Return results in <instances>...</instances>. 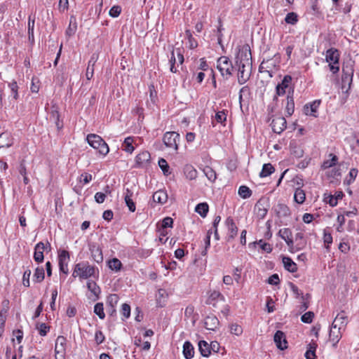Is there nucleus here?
Returning <instances> with one entry per match:
<instances>
[{"instance_id":"f257e3e1","label":"nucleus","mask_w":359,"mask_h":359,"mask_svg":"<svg viewBox=\"0 0 359 359\" xmlns=\"http://www.w3.org/2000/svg\"><path fill=\"white\" fill-rule=\"evenodd\" d=\"M347 323V316L345 313L342 311L339 313L332 323V327L330 330V337H331L332 334L334 337L344 334Z\"/></svg>"},{"instance_id":"f03ea898","label":"nucleus","mask_w":359,"mask_h":359,"mask_svg":"<svg viewBox=\"0 0 359 359\" xmlns=\"http://www.w3.org/2000/svg\"><path fill=\"white\" fill-rule=\"evenodd\" d=\"M86 140L90 146L97 149L100 154L106 156L109 153V149L107 144L100 135L89 134L86 137Z\"/></svg>"},{"instance_id":"7ed1b4c3","label":"nucleus","mask_w":359,"mask_h":359,"mask_svg":"<svg viewBox=\"0 0 359 359\" xmlns=\"http://www.w3.org/2000/svg\"><path fill=\"white\" fill-rule=\"evenodd\" d=\"M95 269L94 266L90 265L88 262H80L75 265L72 276H79L82 279H87L94 276Z\"/></svg>"},{"instance_id":"20e7f679","label":"nucleus","mask_w":359,"mask_h":359,"mask_svg":"<svg viewBox=\"0 0 359 359\" xmlns=\"http://www.w3.org/2000/svg\"><path fill=\"white\" fill-rule=\"evenodd\" d=\"M217 68L219 71L221 75L228 79L231 75L233 70V66L226 56H221L217 61Z\"/></svg>"},{"instance_id":"39448f33","label":"nucleus","mask_w":359,"mask_h":359,"mask_svg":"<svg viewBox=\"0 0 359 359\" xmlns=\"http://www.w3.org/2000/svg\"><path fill=\"white\" fill-rule=\"evenodd\" d=\"M235 62L236 65H245L247 68L252 67V54L249 45L243 46L239 50Z\"/></svg>"},{"instance_id":"423d86ee","label":"nucleus","mask_w":359,"mask_h":359,"mask_svg":"<svg viewBox=\"0 0 359 359\" xmlns=\"http://www.w3.org/2000/svg\"><path fill=\"white\" fill-rule=\"evenodd\" d=\"M326 60L329 62L330 71L333 74H336L339 70V53L338 50L335 48H330L326 51Z\"/></svg>"},{"instance_id":"0eeeda50","label":"nucleus","mask_w":359,"mask_h":359,"mask_svg":"<svg viewBox=\"0 0 359 359\" xmlns=\"http://www.w3.org/2000/svg\"><path fill=\"white\" fill-rule=\"evenodd\" d=\"M179 141L180 135L176 132H166L163 137V142L165 147L175 151L178 150Z\"/></svg>"},{"instance_id":"6e6552de","label":"nucleus","mask_w":359,"mask_h":359,"mask_svg":"<svg viewBox=\"0 0 359 359\" xmlns=\"http://www.w3.org/2000/svg\"><path fill=\"white\" fill-rule=\"evenodd\" d=\"M70 259L69 253L65 250H60L58 252V264L60 271L67 274L69 273L68 263Z\"/></svg>"},{"instance_id":"1a4fd4ad","label":"nucleus","mask_w":359,"mask_h":359,"mask_svg":"<svg viewBox=\"0 0 359 359\" xmlns=\"http://www.w3.org/2000/svg\"><path fill=\"white\" fill-rule=\"evenodd\" d=\"M48 248L50 250V244L49 243H47V244L45 245L43 242H39L35 245L34 259L36 262L41 263L43 262V251Z\"/></svg>"},{"instance_id":"9d476101","label":"nucleus","mask_w":359,"mask_h":359,"mask_svg":"<svg viewBox=\"0 0 359 359\" xmlns=\"http://www.w3.org/2000/svg\"><path fill=\"white\" fill-rule=\"evenodd\" d=\"M67 347V338H57L55 344V359H64Z\"/></svg>"},{"instance_id":"9b49d317","label":"nucleus","mask_w":359,"mask_h":359,"mask_svg":"<svg viewBox=\"0 0 359 359\" xmlns=\"http://www.w3.org/2000/svg\"><path fill=\"white\" fill-rule=\"evenodd\" d=\"M238 67V82L244 84L250 77L251 67L247 68L245 65H236Z\"/></svg>"},{"instance_id":"f8f14e48","label":"nucleus","mask_w":359,"mask_h":359,"mask_svg":"<svg viewBox=\"0 0 359 359\" xmlns=\"http://www.w3.org/2000/svg\"><path fill=\"white\" fill-rule=\"evenodd\" d=\"M271 126L274 133L280 134L286 128L287 121L284 117H277L272 120Z\"/></svg>"},{"instance_id":"ddd939ff","label":"nucleus","mask_w":359,"mask_h":359,"mask_svg":"<svg viewBox=\"0 0 359 359\" xmlns=\"http://www.w3.org/2000/svg\"><path fill=\"white\" fill-rule=\"evenodd\" d=\"M219 302L224 303L225 302L224 297L219 291L214 290L210 292L205 303L216 307L217 304Z\"/></svg>"},{"instance_id":"4468645a","label":"nucleus","mask_w":359,"mask_h":359,"mask_svg":"<svg viewBox=\"0 0 359 359\" xmlns=\"http://www.w3.org/2000/svg\"><path fill=\"white\" fill-rule=\"evenodd\" d=\"M151 159V155L149 151H144L135 157V168H143L149 163Z\"/></svg>"},{"instance_id":"2eb2a0df","label":"nucleus","mask_w":359,"mask_h":359,"mask_svg":"<svg viewBox=\"0 0 359 359\" xmlns=\"http://www.w3.org/2000/svg\"><path fill=\"white\" fill-rule=\"evenodd\" d=\"M225 224L228 229L227 233V241H229L230 240L233 239L238 233V227L236 226L233 218L231 217H229L226 221Z\"/></svg>"},{"instance_id":"dca6fc26","label":"nucleus","mask_w":359,"mask_h":359,"mask_svg":"<svg viewBox=\"0 0 359 359\" xmlns=\"http://www.w3.org/2000/svg\"><path fill=\"white\" fill-rule=\"evenodd\" d=\"M89 250L93 260L100 264L103 261L102 251L97 244L93 243L89 245Z\"/></svg>"},{"instance_id":"f3484780","label":"nucleus","mask_w":359,"mask_h":359,"mask_svg":"<svg viewBox=\"0 0 359 359\" xmlns=\"http://www.w3.org/2000/svg\"><path fill=\"white\" fill-rule=\"evenodd\" d=\"M278 235L286 242L287 245L290 247V249L294 248V242L291 238L292 231L290 229L284 228L280 229L278 231Z\"/></svg>"},{"instance_id":"a211bd4d","label":"nucleus","mask_w":359,"mask_h":359,"mask_svg":"<svg viewBox=\"0 0 359 359\" xmlns=\"http://www.w3.org/2000/svg\"><path fill=\"white\" fill-rule=\"evenodd\" d=\"M320 100H316L309 104H306L304 107V113L306 115L313 116L316 117L317 110L320 104Z\"/></svg>"},{"instance_id":"6ab92c4d","label":"nucleus","mask_w":359,"mask_h":359,"mask_svg":"<svg viewBox=\"0 0 359 359\" xmlns=\"http://www.w3.org/2000/svg\"><path fill=\"white\" fill-rule=\"evenodd\" d=\"M291 76L285 75L282 80V82L276 86V94L278 95H283L285 93V88L288 87V84L291 82Z\"/></svg>"},{"instance_id":"aec40b11","label":"nucleus","mask_w":359,"mask_h":359,"mask_svg":"<svg viewBox=\"0 0 359 359\" xmlns=\"http://www.w3.org/2000/svg\"><path fill=\"white\" fill-rule=\"evenodd\" d=\"M276 67V62L273 59L263 60L259 67V72L263 73L264 72H271Z\"/></svg>"},{"instance_id":"412c9836","label":"nucleus","mask_w":359,"mask_h":359,"mask_svg":"<svg viewBox=\"0 0 359 359\" xmlns=\"http://www.w3.org/2000/svg\"><path fill=\"white\" fill-rule=\"evenodd\" d=\"M133 193L129 189H126L125 192L124 201L129 210L134 212L136 209L135 203L133 200Z\"/></svg>"},{"instance_id":"4be33fe9","label":"nucleus","mask_w":359,"mask_h":359,"mask_svg":"<svg viewBox=\"0 0 359 359\" xmlns=\"http://www.w3.org/2000/svg\"><path fill=\"white\" fill-rule=\"evenodd\" d=\"M97 60V56L95 54H93L90 60L88 61L86 76L88 80H90L93 76L94 74V66Z\"/></svg>"},{"instance_id":"5701e85b","label":"nucleus","mask_w":359,"mask_h":359,"mask_svg":"<svg viewBox=\"0 0 359 359\" xmlns=\"http://www.w3.org/2000/svg\"><path fill=\"white\" fill-rule=\"evenodd\" d=\"M205 327L208 330H215L219 325V320L215 316H208L204 322Z\"/></svg>"},{"instance_id":"b1692460","label":"nucleus","mask_w":359,"mask_h":359,"mask_svg":"<svg viewBox=\"0 0 359 359\" xmlns=\"http://www.w3.org/2000/svg\"><path fill=\"white\" fill-rule=\"evenodd\" d=\"M152 198L154 202L164 204L168 200V194L164 190L160 189L153 194Z\"/></svg>"},{"instance_id":"393cba45","label":"nucleus","mask_w":359,"mask_h":359,"mask_svg":"<svg viewBox=\"0 0 359 359\" xmlns=\"http://www.w3.org/2000/svg\"><path fill=\"white\" fill-rule=\"evenodd\" d=\"M275 211L279 217H286L290 215L289 208L283 203H278L275 208Z\"/></svg>"},{"instance_id":"a878e982","label":"nucleus","mask_w":359,"mask_h":359,"mask_svg":"<svg viewBox=\"0 0 359 359\" xmlns=\"http://www.w3.org/2000/svg\"><path fill=\"white\" fill-rule=\"evenodd\" d=\"M283 263L285 269L291 272L294 273L297 271V264L292 261V259L288 257H283Z\"/></svg>"},{"instance_id":"bb28decb","label":"nucleus","mask_w":359,"mask_h":359,"mask_svg":"<svg viewBox=\"0 0 359 359\" xmlns=\"http://www.w3.org/2000/svg\"><path fill=\"white\" fill-rule=\"evenodd\" d=\"M183 355L186 359H191L194 355V348L189 341H186L183 346Z\"/></svg>"},{"instance_id":"cd10ccee","label":"nucleus","mask_w":359,"mask_h":359,"mask_svg":"<svg viewBox=\"0 0 359 359\" xmlns=\"http://www.w3.org/2000/svg\"><path fill=\"white\" fill-rule=\"evenodd\" d=\"M13 144V140L9 134L3 133L0 135V148L10 147Z\"/></svg>"},{"instance_id":"c85d7f7f","label":"nucleus","mask_w":359,"mask_h":359,"mask_svg":"<svg viewBox=\"0 0 359 359\" xmlns=\"http://www.w3.org/2000/svg\"><path fill=\"white\" fill-rule=\"evenodd\" d=\"M292 93L293 91L292 92V95H290V92H289L287 96V104L285 110L287 116H291L294 111V102Z\"/></svg>"},{"instance_id":"c756f323","label":"nucleus","mask_w":359,"mask_h":359,"mask_svg":"<svg viewBox=\"0 0 359 359\" xmlns=\"http://www.w3.org/2000/svg\"><path fill=\"white\" fill-rule=\"evenodd\" d=\"M295 241L297 242V245L293 249L296 251L303 249L306 245V241L304 238V233L301 232L296 233Z\"/></svg>"},{"instance_id":"7c9ffc66","label":"nucleus","mask_w":359,"mask_h":359,"mask_svg":"<svg viewBox=\"0 0 359 359\" xmlns=\"http://www.w3.org/2000/svg\"><path fill=\"white\" fill-rule=\"evenodd\" d=\"M198 348L201 354L204 357H208L211 353L210 344L204 340L198 341Z\"/></svg>"},{"instance_id":"2f4dec72","label":"nucleus","mask_w":359,"mask_h":359,"mask_svg":"<svg viewBox=\"0 0 359 359\" xmlns=\"http://www.w3.org/2000/svg\"><path fill=\"white\" fill-rule=\"evenodd\" d=\"M184 173L188 180H192L196 178L197 171L191 165H186L184 168Z\"/></svg>"},{"instance_id":"473e14b6","label":"nucleus","mask_w":359,"mask_h":359,"mask_svg":"<svg viewBox=\"0 0 359 359\" xmlns=\"http://www.w3.org/2000/svg\"><path fill=\"white\" fill-rule=\"evenodd\" d=\"M77 29L76 19L74 16L72 15L69 19V25L66 30V34L71 36L75 34Z\"/></svg>"},{"instance_id":"72a5a7b5","label":"nucleus","mask_w":359,"mask_h":359,"mask_svg":"<svg viewBox=\"0 0 359 359\" xmlns=\"http://www.w3.org/2000/svg\"><path fill=\"white\" fill-rule=\"evenodd\" d=\"M317 344L314 342H311L309 344V348L305 353L306 359H316V350Z\"/></svg>"},{"instance_id":"f704fd0d","label":"nucleus","mask_w":359,"mask_h":359,"mask_svg":"<svg viewBox=\"0 0 359 359\" xmlns=\"http://www.w3.org/2000/svg\"><path fill=\"white\" fill-rule=\"evenodd\" d=\"M209 210V207L207 203H198L196 208L195 211L199 214L202 217H205Z\"/></svg>"},{"instance_id":"c9c22d12","label":"nucleus","mask_w":359,"mask_h":359,"mask_svg":"<svg viewBox=\"0 0 359 359\" xmlns=\"http://www.w3.org/2000/svg\"><path fill=\"white\" fill-rule=\"evenodd\" d=\"M45 277L44 269L42 266H38L34 271L33 276V280L36 283H41Z\"/></svg>"},{"instance_id":"e433bc0d","label":"nucleus","mask_w":359,"mask_h":359,"mask_svg":"<svg viewBox=\"0 0 359 359\" xmlns=\"http://www.w3.org/2000/svg\"><path fill=\"white\" fill-rule=\"evenodd\" d=\"M184 316L187 319H189L192 323H194L197 320V315L194 314V307L193 306H188L185 309Z\"/></svg>"},{"instance_id":"4c0bfd02","label":"nucleus","mask_w":359,"mask_h":359,"mask_svg":"<svg viewBox=\"0 0 359 359\" xmlns=\"http://www.w3.org/2000/svg\"><path fill=\"white\" fill-rule=\"evenodd\" d=\"M275 171V168L271 163H265L262 167V170L259 173L260 177H266Z\"/></svg>"},{"instance_id":"58836bf2","label":"nucleus","mask_w":359,"mask_h":359,"mask_svg":"<svg viewBox=\"0 0 359 359\" xmlns=\"http://www.w3.org/2000/svg\"><path fill=\"white\" fill-rule=\"evenodd\" d=\"M109 268L115 271H119L122 267L121 262L117 258H113L110 259L108 263Z\"/></svg>"},{"instance_id":"ea45409f","label":"nucleus","mask_w":359,"mask_h":359,"mask_svg":"<svg viewBox=\"0 0 359 359\" xmlns=\"http://www.w3.org/2000/svg\"><path fill=\"white\" fill-rule=\"evenodd\" d=\"M133 141L134 140L132 137H126L123 143V149L126 152L131 154L135 149L133 146Z\"/></svg>"},{"instance_id":"a19ab883","label":"nucleus","mask_w":359,"mask_h":359,"mask_svg":"<svg viewBox=\"0 0 359 359\" xmlns=\"http://www.w3.org/2000/svg\"><path fill=\"white\" fill-rule=\"evenodd\" d=\"M294 199L296 203L302 204L306 199L304 191L302 189L297 188L294 192Z\"/></svg>"},{"instance_id":"79ce46f5","label":"nucleus","mask_w":359,"mask_h":359,"mask_svg":"<svg viewBox=\"0 0 359 359\" xmlns=\"http://www.w3.org/2000/svg\"><path fill=\"white\" fill-rule=\"evenodd\" d=\"M273 341L277 348L280 351H284L288 347V342L286 338H273Z\"/></svg>"},{"instance_id":"37998d69","label":"nucleus","mask_w":359,"mask_h":359,"mask_svg":"<svg viewBox=\"0 0 359 359\" xmlns=\"http://www.w3.org/2000/svg\"><path fill=\"white\" fill-rule=\"evenodd\" d=\"M203 172L207 178L212 182H215L217 178L215 171L210 166H205L203 168Z\"/></svg>"},{"instance_id":"c03bdc74","label":"nucleus","mask_w":359,"mask_h":359,"mask_svg":"<svg viewBox=\"0 0 359 359\" xmlns=\"http://www.w3.org/2000/svg\"><path fill=\"white\" fill-rule=\"evenodd\" d=\"M330 156L332 157V158L329 159V160H326L323 162V163L322 165V168L323 169L330 168L335 165L338 161V158L336 155L330 154Z\"/></svg>"},{"instance_id":"a18cd8bd","label":"nucleus","mask_w":359,"mask_h":359,"mask_svg":"<svg viewBox=\"0 0 359 359\" xmlns=\"http://www.w3.org/2000/svg\"><path fill=\"white\" fill-rule=\"evenodd\" d=\"M238 194L244 199L248 198L252 195V191L247 186H241L238 189Z\"/></svg>"},{"instance_id":"49530a36","label":"nucleus","mask_w":359,"mask_h":359,"mask_svg":"<svg viewBox=\"0 0 359 359\" xmlns=\"http://www.w3.org/2000/svg\"><path fill=\"white\" fill-rule=\"evenodd\" d=\"M119 300V297L116 294H111L107 297V307H113L116 306Z\"/></svg>"},{"instance_id":"de8ad7c7","label":"nucleus","mask_w":359,"mask_h":359,"mask_svg":"<svg viewBox=\"0 0 359 359\" xmlns=\"http://www.w3.org/2000/svg\"><path fill=\"white\" fill-rule=\"evenodd\" d=\"M158 165L165 175L168 176L170 174V166L164 158L159 159Z\"/></svg>"},{"instance_id":"09e8293b","label":"nucleus","mask_w":359,"mask_h":359,"mask_svg":"<svg viewBox=\"0 0 359 359\" xmlns=\"http://www.w3.org/2000/svg\"><path fill=\"white\" fill-rule=\"evenodd\" d=\"M94 313L99 316L100 319H104L105 314L102 303H97L94 306Z\"/></svg>"},{"instance_id":"8fccbe9b","label":"nucleus","mask_w":359,"mask_h":359,"mask_svg":"<svg viewBox=\"0 0 359 359\" xmlns=\"http://www.w3.org/2000/svg\"><path fill=\"white\" fill-rule=\"evenodd\" d=\"M255 208L257 209V215L259 216L261 218H263L266 216L267 213V209L263 206L262 203V200H259L257 201V203L255 205Z\"/></svg>"},{"instance_id":"3c124183","label":"nucleus","mask_w":359,"mask_h":359,"mask_svg":"<svg viewBox=\"0 0 359 359\" xmlns=\"http://www.w3.org/2000/svg\"><path fill=\"white\" fill-rule=\"evenodd\" d=\"M358 173V169L351 168L349 171L348 175L346 177V178L345 180V182H346L347 184H351L356 178Z\"/></svg>"},{"instance_id":"603ef678","label":"nucleus","mask_w":359,"mask_h":359,"mask_svg":"<svg viewBox=\"0 0 359 359\" xmlns=\"http://www.w3.org/2000/svg\"><path fill=\"white\" fill-rule=\"evenodd\" d=\"M87 287L93 294L96 296H97V294L100 292V287L94 281H88L87 283Z\"/></svg>"},{"instance_id":"864d4df0","label":"nucleus","mask_w":359,"mask_h":359,"mask_svg":"<svg viewBox=\"0 0 359 359\" xmlns=\"http://www.w3.org/2000/svg\"><path fill=\"white\" fill-rule=\"evenodd\" d=\"M285 21L287 24L294 25L298 21L297 15L294 12L289 13L287 14Z\"/></svg>"},{"instance_id":"5fc2aeb1","label":"nucleus","mask_w":359,"mask_h":359,"mask_svg":"<svg viewBox=\"0 0 359 359\" xmlns=\"http://www.w3.org/2000/svg\"><path fill=\"white\" fill-rule=\"evenodd\" d=\"M176 58H175V50L174 49H172V52H171V56H170V70L171 72L172 73H176L177 72V69L175 67V63H176Z\"/></svg>"},{"instance_id":"6e6d98bb","label":"nucleus","mask_w":359,"mask_h":359,"mask_svg":"<svg viewBox=\"0 0 359 359\" xmlns=\"http://www.w3.org/2000/svg\"><path fill=\"white\" fill-rule=\"evenodd\" d=\"M34 23L35 20L34 19H31L30 17H29L28 20V36L29 39H34Z\"/></svg>"},{"instance_id":"4d7b16f0","label":"nucleus","mask_w":359,"mask_h":359,"mask_svg":"<svg viewBox=\"0 0 359 359\" xmlns=\"http://www.w3.org/2000/svg\"><path fill=\"white\" fill-rule=\"evenodd\" d=\"M36 329L39 331V333L41 336H45L50 330V327L48 326L46 323H40L37 324Z\"/></svg>"},{"instance_id":"13d9d810","label":"nucleus","mask_w":359,"mask_h":359,"mask_svg":"<svg viewBox=\"0 0 359 359\" xmlns=\"http://www.w3.org/2000/svg\"><path fill=\"white\" fill-rule=\"evenodd\" d=\"M230 332L231 334L239 336L243 333V328L238 324H232L230 327Z\"/></svg>"},{"instance_id":"bf43d9fd","label":"nucleus","mask_w":359,"mask_h":359,"mask_svg":"<svg viewBox=\"0 0 359 359\" xmlns=\"http://www.w3.org/2000/svg\"><path fill=\"white\" fill-rule=\"evenodd\" d=\"M8 86L11 90L12 96L14 99L17 100L18 97V86L15 81H12L9 83Z\"/></svg>"},{"instance_id":"052dcab7","label":"nucleus","mask_w":359,"mask_h":359,"mask_svg":"<svg viewBox=\"0 0 359 359\" xmlns=\"http://www.w3.org/2000/svg\"><path fill=\"white\" fill-rule=\"evenodd\" d=\"M30 276H31V270L30 269H27L24 273H23V277H22V284L25 287H29L30 285V282H29V278H30Z\"/></svg>"},{"instance_id":"680f3d73","label":"nucleus","mask_w":359,"mask_h":359,"mask_svg":"<svg viewBox=\"0 0 359 359\" xmlns=\"http://www.w3.org/2000/svg\"><path fill=\"white\" fill-rule=\"evenodd\" d=\"M314 313L312 311H308L302 315L301 320L303 323H310L312 322Z\"/></svg>"},{"instance_id":"e2e57ef3","label":"nucleus","mask_w":359,"mask_h":359,"mask_svg":"<svg viewBox=\"0 0 359 359\" xmlns=\"http://www.w3.org/2000/svg\"><path fill=\"white\" fill-rule=\"evenodd\" d=\"M255 243L258 244L261 249L268 253L272 251V247L269 243L264 242L262 240H259L258 242Z\"/></svg>"},{"instance_id":"0e129e2a","label":"nucleus","mask_w":359,"mask_h":359,"mask_svg":"<svg viewBox=\"0 0 359 359\" xmlns=\"http://www.w3.org/2000/svg\"><path fill=\"white\" fill-rule=\"evenodd\" d=\"M215 119L217 123H223L226 120V114L224 111H219L216 113Z\"/></svg>"},{"instance_id":"69168bd1","label":"nucleus","mask_w":359,"mask_h":359,"mask_svg":"<svg viewBox=\"0 0 359 359\" xmlns=\"http://www.w3.org/2000/svg\"><path fill=\"white\" fill-rule=\"evenodd\" d=\"M60 118L59 111L57 110V107L53 106L51 107V111L50 112V120L55 121H58V118Z\"/></svg>"},{"instance_id":"338daca9","label":"nucleus","mask_w":359,"mask_h":359,"mask_svg":"<svg viewBox=\"0 0 359 359\" xmlns=\"http://www.w3.org/2000/svg\"><path fill=\"white\" fill-rule=\"evenodd\" d=\"M121 12V8L119 6H114L109 10V15L113 18L118 17Z\"/></svg>"},{"instance_id":"774afa93","label":"nucleus","mask_w":359,"mask_h":359,"mask_svg":"<svg viewBox=\"0 0 359 359\" xmlns=\"http://www.w3.org/2000/svg\"><path fill=\"white\" fill-rule=\"evenodd\" d=\"M173 219L170 217H165L161 224V226L163 229H167L168 227H172Z\"/></svg>"}]
</instances>
